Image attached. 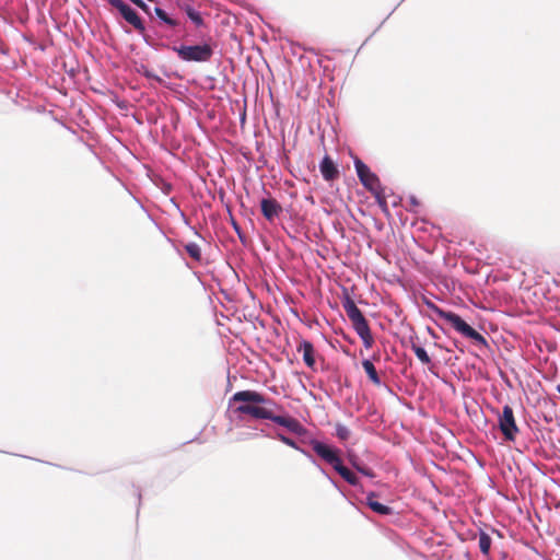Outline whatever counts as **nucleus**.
Returning a JSON list of instances; mask_svg holds the SVG:
<instances>
[{
  "label": "nucleus",
  "mask_w": 560,
  "mask_h": 560,
  "mask_svg": "<svg viewBox=\"0 0 560 560\" xmlns=\"http://www.w3.org/2000/svg\"><path fill=\"white\" fill-rule=\"evenodd\" d=\"M233 402H240V405L234 409V412L237 415H247L254 419L271 420L298 434L303 430L301 423L295 418L276 415L275 411L280 410L281 407L272 399L256 390L247 389L236 392L230 398V405Z\"/></svg>",
  "instance_id": "obj_1"
},
{
  "label": "nucleus",
  "mask_w": 560,
  "mask_h": 560,
  "mask_svg": "<svg viewBox=\"0 0 560 560\" xmlns=\"http://www.w3.org/2000/svg\"><path fill=\"white\" fill-rule=\"evenodd\" d=\"M313 451L319 456L323 460L328 463L334 467V469L351 486H357L359 483V478L357 475L351 471L349 468L342 465V460L339 456V451L318 441L312 440L310 442Z\"/></svg>",
  "instance_id": "obj_2"
},
{
  "label": "nucleus",
  "mask_w": 560,
  "mask_h": 560,
  "mask_svg": "<svg viewBox=\"0 0 560 560\" xmlns=\"http://www.w3.org/2000/svg\"><path fill=\"white\" fill-rule=\"evenodd\" d=\"M341 303L348 318L352 324L353 329L362 339L364 347L366 349L372 348L374 339L369 323L364 317L363 313L360 311V308L355 305L354 301L348 294L342 299Z\"/></svg>",
  "instance_id": "obj_3"
},
{
  "label": "nucleus",
  "mask_w": 560,
  "mask_h": 560,
  "mask_svg": "<svg viewBox=\"0 0 560 560\" xmlns=\"http://www.w3.org/2000/svg\"><path fill=\"white\" fill-rule=\"evenodd\" d=\"M425 304L434 315L447 322L459 334L474 340L476 343L487 346L486 338L471 326H469L459 315L453 312L444 311L430 301H425Z\"/></svg>",
  "instance_id": "obj_4"
},
{
  "label": "nucleus",
  "mask_w": 560,
  "mask_h": 560,
  "mask_svg": "<svg viewBox=\"0 0 560 560\" xmlns=\"http://www.w3.org/2000/svg\"><path fill=\"white\" fill-rule=\"evenodd\" d=\"M173 50L184 61L206 62L213 55V49L209 44L195 46L173 47Z\"/></svg>",
  "instance_id": "obj_5"
},
{
  "label": "nucleus",
  "mask_w": 560,
  "mask_h": 560,
  "mask_svg": "<svg viewBox=\"0 0 560 560\" xmlns=\"http://www.w3.org/2000/svg\"><path fill=\"white\" fill-rule=\"evenodd\" d=\"M107 2L113 8L117 9L125 21L132 25L140 35L145 37V26L141 18L130 5L125 3L122 0H107Z\"/></svg>",
  "instance_id": "obj_6"
},
{
  "label": "nucleus",
  "mask_w": 560,
  "mask_h": 560,
  "mask_svg": "<svg viewBox=\"0 0 560 560\" xmlns=\"http://www.w3.org/2000/svg\"><path fill=\"white\" fill-rule=\"evenodd\" d=\"M499 428L506 441H514L518 433L512 407L505 405L499 416Z\"/></svg>",
  "instance_id": "obj_7"
},
{
  "label": "nucleus",
  "mask_w": 560,
  "mask_h": 560,
  "mask_svg": "<svg viewBox=\"0 0 560 560\" xmlns=\"http://www.w3.org/2000/svg\"><path fill=\"white\" fill-rule=\"evenodd\" d=\"M354 166L358 174V177L362 185L368 190H375L376 186L381 184L380 178L371 172L370 167L364 164L360 159L354 160Z\"/></svg>",
  "instance_id": "obj_8"
},
{
  "label": "nucleus",
  "mask_w": 560,
  "mask_h": 560,
  "mask_svg": "<svg viewBox=\"0 0 560 560\" xmlns=\"http://www.w3.org/2000/svg\"><path fill=\"white\" fill-rule=\"evenodd\" d=\"M320 173L325 180L331 182L339 176V171L329 155H325L319 164Z\"/></svg>",
  "instance_id": "obj_9"
},
{
  "label": "nucleus",
  "mask_w": 560,
  "mask_h": 560,
  "mask_svg": "<svg viewBox=\"0 0 560 560\" xmlns=\"http://www.w3.org/2000/svg\"><path fill=\"white\" fill-rule=\"evenodd\" d=\"M260 208L262 215L269 221H272L282 211L280 203L276 199L271 198L262 199L260 202Z\"/></svg>",
  "instance_id": "obj_10"
},
{
  "label": "nucleus",
  "mask_w": 560,
  "mask_h": 560,
  "mask_svg": "<svg viewBox=\"0 0 560 560\" xmlns=\"http://www.w3.org/2000/svg\"><path fill=\"white\" fill-rule=\"evenodd\" d=\"M298 352H301L303 354V361L304 363L311 368L314 369L315 365V349L311 341L308 340H301L298 348Z\"/></svg>",
  "instance_id": "obj_11"
},
{
  "label": "nucleus",
  "mask_w": 560,
  "mask_h": 560,
  "mask_svg": "<svg viewBox=\"0 0 560 560\" xmlns=\"http://www.w3.org/2000/svg\"><path fill=\"white\" fill-rule=\"evenodd\" d=\"M375 498H376V494L374 492H371L366 497V504L369 505V508L381 515L390 514L392 509L385 504L380 503L378 501L375 500Z\"/></svg>",
  "instance_id": "obj_12"
},
{
  "label": "nucleus",
  "mask_w": 560,
  "mask_h": 560,
  "mask_svg": "<svg viewBox=\"0 0 560 560\" xmlns=\"http://www.w3.org/2000/svg\"><path fill=\"white\" fill-rule=\"evenodd\" d=\"M362 366H363V370L365 371V373L368 374L369 380L374 385L380 386L382 384V381H381V377H380L374 364L372 363V361H370L368 359L363 360Z\"/></svg>",
  "instance_id": "obj_13"
},
{
  "label": "nucleus",
  "mask_w": 560,
  "mask_h": 560,
  "mask_svg": "<svg viewBox=\"0 0 560 560\" xmlns=\"http://www.w3.org/2000/svg\"><path fill=\"white\" fill-rule=\"evenodd\" d=\"M153 12L162 23L166 24L170 27H176L179 25L178 20L170 16L163 9L156 7L154 8Z\"/></svg>",
  "instance_id": "obj_14"
},
{
  "label": "nucleus",
  "mask_w": 560,
  "mask_h": 560,
  "mask_svg": "<svg viewBox=\"0 0 560 560\" xmlns=\"http://www.w3.org/2000/svg\"><path fill=\"white\" fill-rule=\"evenodd\" d=\"M491 541H492L491 537L487 533H485V532L480 533L479 539H478V545H479L480 551L485 556H488L490 552Z\"/></svg>",
  "instance_id": "obj_15"
},
{
  "label": "nucleus",
  "mask_w": 560,
  "mask_h": 560,
  "mask_svg": "<svg viewBox=\"0 0 560 560\" xmlns=\"http://www.w3.org/2000/svg\"><path fill=\"white\" fill-rule=\"evenodd\" d=\"M411 350L413 351L416 357L421 361V363L427 365L431 363V358L422 347L415 342H411Z\"/></svg>",
  "instance_id": "obj_16"
},
{
  "label": "nucleus",
  "mask_w": 560,
  "mask_h": 560,
  "mask_svg": "<svg viewBox=\"0 0 560 560\" xmlns=\"http://www.w3.org/2000/svg\"><path fill=\"white\" fill-rule=\"evenodd\" d=\"M185 250L189 255V257L192 258L195 261L201 260V249L198 244L187 243L185 245Z\"/></svg>",
  "instance_id": "obj_17"
},
{
  "label": "nucleus",
  "mask_w": 560,
  "mask_h": 560,
  "mask_svg": "<svg viewBox=\"0 0 560 560\" xmlns=\"http://www.w3.org/2000/svg\"><path fill=\"white\" fill-rule=\"evenodd\" d=\"M185 11L188 18L197 25L200 26L203 23V20L198 11H196L192 7L187 5Z\"/></svg>",
  "instance_id": "obj_18"
},
{
  "label": "nucleus",
  "mask_w": 560,
  "mask_h": 560,
  "mask_svg": "<svg viewBox=\"0 0 560 560\" xmlns=\"http://www.w3.org/2000/svg\"><path fill=\"white\" fill-rule=\"evenodd\" d=\"M336 435L341 441H346L350 436V430L347 427L342 425V424H337V427H336Z\"/></svg>",
  "instance_id": "obj_19"
},
{
  "label": "nucleus",
  "mask_w": 560,
  "mask_h": 560,
  "mask_svg": "<svg viewBox=\"0 0 560 560\" xmlns=\"http://www.w3.org/2000/svg\"><path fill=\"white\" fill-rule=\"evenodd\" d=\"M133 4L140 8L143 12H145L150 18L153 16L152 11L148 4H145L142 0H130Z\"/></svg>",
  "instance_id": "obj_20"
},
{
  "label": "nucleus",
  "mask_w": 560,
  "mask_h": 560,
  "mask_svg": "<svg viewBox=\"0 0 560 560\" xmlns=\"http://www.w3.org/2000/svg\"><path fill=\"white\" fill-rule=\"evenodd\" d=\"M370 191L375 197L376 202H378V200H385L386 199V196H385V192H384V188L381 186V184L376 186L375 190H370Z\"/></svg>",
  "instance_id": "obj_21"
},
{
  "label": "nucleus",
  "mask_w": 560,
  "mask_h": 560,
  "mask_svg": "<svg viewBox=\"0 0 560 560\" xmlns=\"http://www.w3.org/2000/svg\"><path fill=\"white\" fill-rule=\"evenodd\" d=\"M279 439H280V441H282L288 446H291L293 448H298L296 443L292 439H290V438H288L285 435H282V434L279 435Z\"/></svg>",
  "instance_id": "obj_22"
},
{
  "label": "nucleus",
  "mask_w": 560,
  "mask_h": 560,
  "mask_svg": "<svg viewBox=\"0 0 560 560\" xmlns=\"http://www.w3.org/2000/svg\"><path fill=\"white\" fill-rule=\"evenodd\" d=\"M378 207L381 208L382 212L385 214V215H389V209H388V205H387V201L386 199L385 200H378L377 202Z\"/></svg>",
  "instance_id": "obj_23"
},
{
  "label": "nucleus",
  "mask_w": 560,
  "mask_h": 560,
  "mask_svg": "<svg viewBox=\"0 0 560 560\" xmlns=\"http://www.w3.org/2000/svg\"><path fill=\"white\" fill-rule=\"evenodd\" d=\"M355 468L362 472L363 475L368 476V477H374V474L372 472L371 469L369 468H364V467H360V466H355Z\"/></svg>",
  "instance_id": "obj_24"
}]
</instances>
